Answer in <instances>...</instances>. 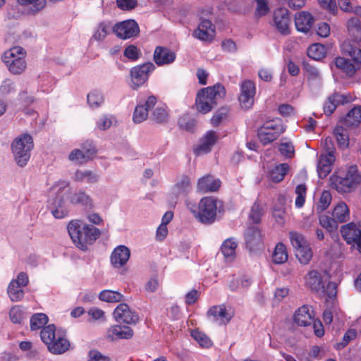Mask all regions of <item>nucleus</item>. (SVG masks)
Instances as JSON below:
<instances>
[{"mask_svg":"<svg viewBox=\"0 0 361 361\" xmlns=\"http://www.w3.org/2000/svg\"><path fill=\"white\" fill-rule=\"evenodd\" d=\"M67 230L75 245L82 251L87 250L100 236L101 231L93 225L82 224L79 219L71 221Z\"/></svg>","mask_w":361,"mask_h":361,"instance_id":"nucleus-1","label":"nucleus"},{"mask_svg":"<svg viewBox=\"0 0 361 361\" xmlns=\"http://www.w3.org/2000/svg\"><path fill=\"white\" fill-rule=\"evenodd\" d=\"M341 50L343 54L351 58L353 63L349 59L338 56L334 60L335 66L341 73L351 78L361 68V49L355 42L346 41L342 44Z\"/></svg>","mask_w":361,"mask_h":361,"instance_id":"nucleus-2","label":"nucleus"},{"mask_svg":"<svg viewBox=\"0 0 361 361\" xmlns=\"http://www.w3.org/2000/svg\"><path fill=\"white\" fill-rule=\"evenodd\" d=\"M40 337L48 350L54 355H61L68 351L71 347L66 333L60 329L56 330L54 324L44 327L41 330Z\"/></svg>","mask_w":361,"mask_h":361,"instance_id":"nucleus-3","label":"nucleus"},{"mask_svg":"<svg viewBox=\"0 0 361 361\" xmlns=\"http://www.w3.org/2000/svg\"><path fill=\"white\" fill-rule=\"evenodd\" d=\"M330 180L331 187L338 192L349 193L361 184V173L356 165H350L347 167L345 174H333Z\"/></svg>","mask_w":361,"mask_h":361,"instance_id":"nucleus-4","label":"nucleus"},{"mask_svg":"<svg viewBox=\"0 0 361 361\" xmlns=\"http://www.w3.org/2000/svg\"><path fill=\"white\" fill-rule=\"evenodd\" d=\"M224 94V87L220 84L201 89L196 97L197 109L202 114L208 113L216 105L218 99Z\"/></svg>","mask_w":361,"mask_h":361,"instance_id":"nucleus-5","label":"nucleus"},{"mask_svg":"<svg viewBox=\"0 0 361 361\" xmlns=\"http://www.w3.org/2000/svg\"><path fill=\"white\" fill-rule=\"evenodd\" d=\"M219 203L216 198L206 197L201 199L197 206L191 203L187 205L201 223L209 225L216 220Z\"/></svg>","mask_w":361,"mask_h":361,"instance_id":"nucleus-6","label":"nucleus"},{"mask_svg":"<svg viewBox=\"0 0 361 361\" xmlns=\"http://www.w3.org/2000/svg\"><path fill=\"white\" fill-rule=\"evenodd\" d=\"M26 52L21 47H13L4 51L1 61L10 73L13 75L22 74L27 68Z\"/></svg>","mask_w":361,"mask_h":361,"instance_id":"nucleus-7","label":"nucleus"},{"mask_svg":"<svg viewBox=\"0 0 361 361\" xmlns=\"http://www.w3.org/2000/svg\"><path fill=\"white\" fill-rule=\"evenodd\" d=\"M33 147L32 137L28 134L22 135L12 142L11 150L18 166L23 167L27 164Z\"/></svg>","mask_w":361,"mask_h":361,"instance_id":"nucleus-8","label":"nucleus"},{"mask_svg":"<svg viewBox=\"0 0 361 361\" xmlns=\"http://www.w3.org/2000/svg\"><path fill=\"white\" fill-rule=\"evenodd\" d=\"M284 130L285 128L282 121L279 118H276L265 122L258 129L257 135L260 142L265 145L276 140Z\"/></svg>","mask_w":361,"mask_h":361,"instance_id":"nucleus-9","label":"nucleus"},{"mask_svg":"<svg viewBox=\"0 0 361 361\" xmlns=\"http://www.w3.org/2000/svg\"><path fill=\"white\" fill-rule=\"evenodd\" d=\"M155 69V66L152 62H147L137 65L130 69L131 87L137 90L148 80L151 73Z\"/></svg>","mask_w":361,"mask_h":361,"instance_id":"nucleus-10","label":"nucleus"},{"mask_svg":"<svg viewBox=\"0 0 361 361\" xmlns=\"http://www.w3.org/2000/svg\"><path fill=\"white\" fill-rule=\"evenodd\" d=\"M234 315L233 311L224 305H214L210 307L207 312V316L210 320L219 325H225L228 323Z\"/></svg>","mask_w":361,"mask_h":361,"instance_id":"nucleus-11","label":"nucleus"},{"mask_svg":"<svg viewBox=\"0 0 361 361\" xmlns=\"http://www.w3.org/2000/svg\"><path fill=\"white\" fill-rule=\"evenodd\" d=\"M341 233L347 243H354L361 253V228L350 222L341 226Z\"/></svg>","mask_w":361,"mask_h":361,"instance_id":"nucleus-12","label":"nucleus"},{"mask_svg":"<svg viewBox=\"0 0 361 361\" xmlns=\"http://www.w3.org/2000/svg\"><path fill=\"white\" fill-rule=\"evenodd\" d=\"M113 31L119 38L126 39L137 35L140 29L135 20H128L116 24Z\"/></svg>","mask_w":361,"mask_h":361,"instance_id":"nucleus-13","label":"nucleus"},{"mask_svg":"<svg viewBox=\"0 0 361 361\" xmlns=\"http://www.w3.org/2000/svg\"><path fill=\"white\" fill-rule=\"evenodd\" d=\"M274 26L283 35L290 33V18L286 8H279L276 9L273 15Z\"/></svg>","mask_w":361,"mask_h":361,"instance_id":"nucleus-14","label":"nucleus"},{"mask_svg":"<svg viewBox=\"0 0 361 361\" xmlns=\"http://www.w3.org/2000/svg\"><path fill=\"white\" fill-rule=\"evenodd\" d=\"M113 315L118 323L135 324L139 320L137 314L133 312L126 303L119 304L114 310Z\"/></svg>","mask_w":361,"mask_h":361,"instance_id":"nucleus-15","label":"nucleus"},{"mask_svg":"<svg viewBox=\"0 0 361 361\" xmlns=\"http://www.w3.org/2000/svg\"><path fill=\"white\" fill-rule=\"evenodd\" d=\"M240 90L238 99L241 106L245 109L250 108L254 103L255 95V83L252 81L246 80L242 83Z\"/></svg>","mask_w":361,"mask_h":361,"instance_id":"nucleus-16","label":"nucleus"},{"mask_svg":"<svg viewBox=\"0 0 361 361\" xmlns=\"http://www.w3.org/2000/svg\"><path fill=\"white\" fill-rule=\"evenodd\" d=\"M157 102V97L152 95L147 97L144 104H138L133 113V121L135 123H140L145 121L148 117L149 111L154 107Z\"/></svg>","mask_w":361,"mask_h":361,"instance_id":"nucleus-17","label":"nucleus"},{"mask_svg":"<svg viewBox=\"0 0 361 361\" xmlns=\"http://www.w3.org/2000/svg\"><path fill=\"white\" fill-rule=\"evenodd\" d=\"M176 58V54L173 51L161 46L157 47L153 54L154 61L159 66L171 64Z\"/></svg>","mask_w":361,"mask_h":361,"instance_id":"nucleus-18","label":"nucleus"},{"mask_svg":"<svg viewBox=\"0 0 361 361\" xmlns=\"http://www.w3.org/2000/svg\"><path fill=\"white\" fill-rule=\"evenodd\" d=\"M214 35L215 27L212 22L208 20H202L193 32L195 37L202 41L212 40Z\"/></svg>","mask_w":361,"mask_h":361,"instance_id":"nucleus-19","label":"nucleus"},{"mask_svg":"<svg viewBox=\"0 0 361 361\" xmlns=\"http://www.w3.org/2000/svg\"><path fill=\"white\" fill-rule=\"evenodd\" d=\"M130 256V250L125 245H119L111 255V263L115 268H121L127 263Z\"/></svg>","mask_w":361,"mask_h":361,"instance_id":"nucleus-20","label":"nucleus"},{"mask_svg":"<svg viewBox=\"0 0 361 361\" xmlns=\"http://www.w3.org/2000/svg\"><path fill=\"white\" fill-rule=\"evenodd\" d=\"M245 240L250 251L255 250L262 244V235L258 227L250 226L245 232Z\"/></svg>","mask_w":361,"mask_h":361,"instance_id":"nucleus-21","label":"nucleus"},{"mask_svg":"<svg viewBox=\"0 0 361 361\" xmlns=\"http://www.w3.org/2000/svg\"><path fill=\"white\" fill-rule=\"evenodd\" d=\"M336 156L331 154H322L317 163V173L320 178H326L331 171Z\"/></svg>","mask_w":361,"mask_h":361,"instance_id":"nucleus-22","label":"nucleus"},{"mask_svg":"<svg viewBox=\"0 0 361 361\" xmlns=\"http://www.w3.org/2000/svg\"><path fill=\"white\" fill-rule=\"evenodd\" d=\"M303 70L308 83L311 87H317L322 85V73L317 67L309 63H304Z\"/></svg>","mask_w":361,"mask_h":361,"instance_id":"nucleus-23","label":"nucleus"},{"mask_svg":"<svg viewBox=\"0 0 361 361\" xmlns=\"http://www.w3.org/2000/svg\"><path fill=\"white\" fill-rule=\"evenodd\" d=\"M314 314L311 307L303 305L296 310L294 314V322L299 326H308L313 322Z\"/></svg>","mask_w":361,"mask_h":361,"instance_id":"nucleus-24","label":"nucleus"},{"mask_svg":"<svg viewBox=\"0 0 361 361\" xmlns=\"http://www.w3.org/2000/svg\"><path fill=\"white\" fill-rule=\"evenodd\" d=\"M192 190L190 178L185 175L180 176L172 188V193L176 197H185Z\"/></svg>","mask_w":361,"mask_h":361,"instance_id":"nucleus-25","label":"nucleus"},{"mask_svg":"<svg viewBox=\"0 0 361 361\" xmlns=\"http://www.w3.org/2000/svg\"><path fill=\"white\" fill-rule=\"evenodd\" d=\"M69 201L73 205H80L86 209L94 207L92 198L83 190L73 193L69 197Z\"/></svg>","mask_w":361,"mask_h":361,"instance_id":"nucleus-26","label":"nucleus"},{"mask_svg":"<svg viewBox=\"0 0 361 361\" xmlns=\"http://www.w3.org/2000/svg\"><path fill=\"white\" fill-rule=\"evenodd\" d=\"M313 17L308 12H300L295 17L296 29L302 32L307 33L313 24Z\"/></svg>","mask_w":361,"mask_h":361,"instance_id":"nucleus-27","label":"nucleus"},{"mask_svg":"<svg viewBox=\"0 0 361 361\" xmlns=\"http://www.w3.org/2000/svg\"><path fill=\"white\" fill-rule=\"evenodd\" d=\"M133 336V331L127 326L115 325L108 331V337L112 341L130 339Z\"/></svg>","mask_w":361,"mask_h":361,"instance_id":"nucleus-28","label":"nucleus"},{"mask_svg":"<svg viewBox=\"0 0 361 361\" xmlns=\"http://www.w3.org/2000/svg\"><path fill=\"white\" fill-rule=\"evenodd\" d=\"M221 186V181L213 176L207 175L200 178L197 182V188L203 192H214Z\"/></svg>","mask_w":361,"mask_h":361,"instance_id":"nucleus-29","label":"nucleus"},{"mask_svg":"<svg viewBox=\"0 0 361 361\" xmlns=\"http://www.w3.org/2000/svg\"><path fill=\"white\" fill-rule=\"evenodd\" d=\"M216 140V133L214 131H209L204 137L202 139L200 145L195 149V153L197 155H201L209 152Z\"/></svg>","mask_w":361,"mask_h":361,"instance_id":"nucleus-30","label":"nucleus"},{"mask_svg":"<svg viewBox=\"0 0 361 361\" xmlns=\"http://www.w3.org/2000/svg\"><path fill=\"white\" fill-rule=\"evenodd\" d=\"M347 102L346 97L339 93H334L329 96L324 104V111L326 115H331L339 104Z\"/></svg>","mask_w":361,"mask_h":361,"instance_id":"nucleus-31","label":"nucleus"},{"mask_svg":"<svg viewBox=\"0 0 361 361\" xmlns=\"http://www.w3.org/2000/svg\"><path fill=\"white\" fill-rule=\"evenodd\" d=\"M238 243L234 238L225 240L221 247V252L226 262H232L235 258V250Z\"/></svg>","mask_w":361,"mask_h":361,"instance_id":"nucleus-32","label":"nucleus"},{"mask_svg":"<svg viewBox=\"0 0 361 361\" xmlns=\"http://www.w3.org/2000/svg\"><path fill=\"white\" fill-rule=\"evenodd\" d=\"M305 284L313 291L318 292L324 289L321 274L315 270H312L307 274Z\"/></svg>","mask_w":361,"mask_h":361,"instance_id":"nucleus-33","label":"nucleus"},{"mask_svg":"<svg viewBox=\"0 0 361 361\" xmlns=\"http://www.w3.org/2000/svg\"><path fill=\"white\" fill-rule=\"evenodd\" d=\"M18 3L22 6L27 7V15H36L43 10L47 4L46 0H17Z\"/></svg>","mask_w":361,"mask_h":361,"instance_id":"nucleus-34","label":"nucleus"},{"mask_svg":"<svg viewBox=\"0 0 361 361\" xmlns=\"http://www.w3.org/2000/svg\"><path fill=\"white\" fill-rule=\"evenodd\" d=\"M51 212L56 219H62L68 216V209L65 206L62 197H56L51 203Z\"/></svg>","mask_w":361,"mask_h":361,"instance_id":"nucleus-35","label":"nucleus"},{"mask_svg":"<svg viewBox=\"0 0 361 361\" xmlns=\"http://www.w3.org/2000/svg\"><path fill=\"white\" fill-rule=\"evenodd\" d=\"M289 170L288 164L283 163L276 165L269 171V178L274 183L282 181Z\"/></svg>","mask_w":361,"mask_h":361,"instance_id":"nucleus-36","label":"nucleus"},{"mask_svg":"<svg viewBox=\"0 0 361 361\" xmlns=\"http://www.w3.org/2000/svg\"><path fill=\"white\" fill-rule=\"evenodd\" d=\"M99 178V176L96 172L90 170H77L74 175V180L75 181L88 184L96 183Z\"/></svg>","mask_w":361,"mask_h":361,"instance_id":"nucleus-37","label":"nucleus"},{"mask_svg":"<svg viewBox=\"0 0 361 361\" xmlns=\"http://www.w3.org/2000/svg\"><path fill=\"white\" fill-rule=\"evenodd\" d=\"M333 217L336 222L344 223L349 220L350 210L347 204L343 202H339L335 207L332 214Z\"/></svg>","mask_w":361,"mask_h":361,"instance_id":"nucleus-38","label":"nucleus"},{"mask_svg":"<svg viewBox=\"0 0 361 361\" xmlns=\"http://www.w3.org/2000/svg\"><path fill=\"white\" fill-rule=\"evenodd\" d=\"M343 122L346 126H354L361 122V106H355L350 110L343 118Z\"/></svg>","mask_w":361,"mask_h":361,"instance_id":"nucleus-39","label":"nucleus"},{"mask_svg":"<svg viewBox=\"0 0 361 361\" xmlns=\"http://www.w3.org/2000/svg\"><path fill=\"white\" fill-rule=\"evenodd\" d=\"M337 140L338 147L342 149H346L349 146V137L347 130L343 126H337L334 130Z\"/></svg>","mask_w":361,"mask_h":361,"instance_id":"nucleus-40","label":"nucleus"},{"mask_svg":"<svg viewBox=\"0 0 361 361\" xmlns=\"http://www.w3.org/2000/svg\"><path fill=\"white\" fill-rule=\"evenodd\" d=\"M22 288L19 285H16V281L10 282L7 288V293L11 301L18 302L23 298L25 293Z\"/></svg>","mask_w":361,"mask_h":361,"instance_id":"nucleus-41","label":"nucleus"},{"mask_svg":"<svg viewBox=\"0 0 361 361\" xmlns=\"http://www.w3.org/2000/svg\"><path fill=\"white\" fill-rule=\"evenodd\" d=\"M99 298L106 302H119L123 300V295L118 291L104 290L99 293Z\"/></svg>","mask_w":361,"mask_h":361,"instance_id":"nucleus-42","label":"nucleus"},{"mask_svg":"<svg viewBox=\"0 0 361 361\" xmlns=\"http://www.w3.org/2000/svg\"><path fill=\"white\" fill-rule=\"evenodd\" d=\"M272 259L275 264H283L287 261L288 253L284 244L279 243L276 245Z\"/></svg>","mask_w":361,"mask_h":361,"instance_id":"nucleus-43","label":"nucleus"},{"mask_svg":"<svg viewBox=\"0 0 361 361\" xmlns=\"http://www.w3.org/2000/svg\"><path fill=\"white\" fill-rule=\"evenodd\" d=\"M169 114L166 107L164 106H157L152 112L151 119L157 123H166L168 120Z\"/></svg>","mask_w":361,"mask_h":361,"instance_id":"nucleus-44","label":"nucleus"},{"mask_svg":"<svg viewBox=\"0 0 361 361\" xmlns=\"http://www.w3.org/2000/svg\"><path fill=\"white\" fill-rule=\"evenodd\" d=\"M325 47L319 43L312 44L307 49V56L315 61L322 59L325 56Z\"/></svg>","mask_w":361,"mask_h":361,"instance_id":"nucleus-45","label":"nucleus"},{"mask_svg":"<svg viewBox=\"0 0 361 361\" xmlns=\"http://www.w3.org/2000/svg\"><path fill=\"white\" fill-rule=\"evenodd\" d=\"M295 257L300 263L307 264L312 257V252L309 244L295 250Z\"/></svg>","mask_w":361,"mask_h":361,"instance_id":"nucleus-46","label":"nucleus"},{"mask_svg":"<svg viewBox=\"0 0 361 361\" xmlns=\"http://www.w3.org/2000/svg\"><path fill=\"white\" fill-rule=\"evenodd\" d=\"M87 103L92 109L99 107L104 102L103 94L98 90H93L87 94Z\"/></svg>","mask_w":361,"mask_h":361,"instance_id":"nucleus-47","label":"nucleus"},{"mask_svg":"<svg viewBox=\"0 0 361 361\" xmlns=\"http://www.w3.org/2000/svg\"><path fill=\"white\" fill-rule=\"evenodd\" d=\"M319 223L322 228H325L329 233H333L338 228V224L335 219L325 214L319 216Z\"/></svg>","mask_w":361,"mask_h":361,"instance_id":"nucleus-48","label":"nucleus"},{"mask_svg":"<svg viewBox=\"0 0 361 361\" xmlns=\"http://www.w3.org/2000/svg\"><path fill=\"white\" fill-rule=\"evenodd\" d=\"M110 25L105 22L100 23L97 30L94 31L90 40L94 39L96 41L104 40L109 32Z\"/></svg>","mask_w":361,"mask_h":361,"instance_id":"nucleus-49","label":"nucleus"},{"mask_svg":"<svg viewBox=\"0 0 361 361\" xmlns=\"http://www.w3.org/2000/svg\"><path fill=\"white\" fill-rule=\"evenodd\" d=\"M48 317L44 313H37L30 319V328L32 330H37L42 328L48 322Z\"/></svg>","mask_w":361,"mask_h":361,"instance_id":"nucleus-50","label":"nucleus"},{"mask_svg":"<svg viewBox=\"0 0 361 361\" xmlns=\"http://www.w3.org/2000/svg\"><path fill=\"white\" fill-rule=\"evenodd\" d=\"M191 336L203 348H209L212 345L210 338L203 332L198 329L191 331Z\"/></svg>","mask_w":361,"mask_h":361,"instance_id":"nucleus-51","label":"nucleus"},{"mask_svg":"<svg viewBox=\"0 0 361 361\" xmlns=\"http://www.w3.org/2000/svg\"><path fill=\"white\" fill-rule=\"evenodd\" d=\"M289 238L294 250L308 244L303 235L297 231H290L289 233Z\"/></svg>","mask_w":361,"mask_h":361,"instance_id":"nucleus-52","label":"nucleus"},{"mask_svg":"<svg viewBox=\"0 0 361 361\" xmlns=\"http://www.w3.org/2000/svg\"><path fill=\"white\" fill-rule=\"evenodd\" d=\"M357 336V332L355 329H348L343 335L342 341L337 343L335 345L336 349L341 350L344 348L350 341L354 340Z\"/></svg>","mask_w":361,"mask_h":361,"instance_id":"nucleus-53","label":"nucleus"},{"mask_svg":"<svg viewBox=\"0 0 361 361\" xmlns=\"http://www.w3.org/2000/svg\"><path fill=\"white\" fill-rule=\"evenodd\" d=\"M264 214V209L262 205L255 202L251 207L249 218L255 224H259L261 221V218Z\"/></svg>","mask_w":361,"mask_h":361,"instance_id":"nucleus-54","label":"nucleus"},{"mask_svg":"<svg viewBox=\"0 0 361 361\" xmlns=\"http://www.w3.org/2000/svg\"><path fill=\"white\" fill-rule=\"evenodd\" d=\"M338 4L340 8L345 13L361 15V6H353L351 0H338Z\"/></svg>","mask_w":361,"mask_h":361,"instance_id":"nucleus-55","label":"nucleus"},{"mask_svg":"<svg viewBox=\"0 0 361 361\" xmlns=\"http://www.w3.org/2000/svg\"><path fill=\"white\" fill-rule=\"evenodd\" d=\"M348 32L353 35L361 34V23L357 17H352L347 21Z\"/></svg>","mask_w":361,"mask_h":361,"instance_id":"nucleus-56","label":"nucleus"},{"mask_svg":"<svg viewBox=\"0 0 361 361\" xmlns=\"http://www.w3.org/2000/svg\"><path fill=\"white\" fill-rule=\"evenodd\" d=\"M16 90V86L15 82L10 78L4 79L0 85V92L3 95H8L13 93Z\"/></svg>","mask_w":361,"mask_h":361,"instance_id":"nucleus-57","label":"nucleus"},{"mask_svg":"<svg viewBox=\"0 0 361 361\" xmlns=\"http://www.w3.org/2000/svg\"><path fill=\"white\" fill-rule=\"evenodd\" d=\"M306 190L307 188L303 184L298 185L295 188L297 197L295 204L298 208L302 207L305 204Z\"/></svg>","mask_w":361,"mask_h":361,"instance_id":"nucleus-58","label":"nucleus"},{"mask_svg":"<svg viewBox=\"0 0 361 361\" xmlns=\"http://www.w3.org/2000/svg\"><path fill=\"white\" fill-rule=\"evenodd\" d=\"M331 202V194L329 190L322 192L317 204V209L320 212L324 211L330 205Z\"/></svg>","mask_w":361,"mask_h":361,"instance_id":"nucleus-59","label":"nucleus"},{"mask_svg":"<svg viewBox=\"0 0 361 361\" xmlns=\"http://www.w3.org/2000/svg\"><path fill=\"white\" fill-rule=\"evenodd\" d=\"M123 54L128 59L135 61L140 58L142 53L135 45H129L125 49Z\"/></svg>","mask_w":361,"mask_h":361,"instance_id":"nucleus-60","label":"nucleus"},{"mask_svg":"<svg viewBox=\"0 0 361 361\" xmlns=\"http://www.w3.org/2000/svg\"><path fill=\"white\" fill-rule=\"evenodd\" d=\"M9 317L14 324H20L23 319V312L18 306H13L9 312Z\"/></svg>","mask_w":361,"mask_h":361,"instance_id":"nucleus-61","label":"nucleus"},{"mask_svg":"<svg viewBox=\"0 0 361 361\" xmlns=\"http://www.w3.org/2000/svg\"><path fill=\"white\" fill-rule=\"evenodd\" d=\"M228 113L226 107L219 109L211 118V123L213 126H218L220 123L224 119Z\"/></svg>","mask_w":361,"mask_h":361,"instance_id":"nucleus-62","label":"nucleus"},{"mask_svg":"<svg viewBox=\"0 0 361 361\" xmlns=\"http://www.w3.org/2000/svg\"><path fill=\"white\" fill-rule=\"evenodd\" d=\"M68 159L71 161H75L79 164H82L88 161V159H86V156L84 154V152L79 149H73L69 154Z\"/></svg>","mask_w":361,"mask_h":361,"instance_id":"nucleus-63","label":"nucleus"},{"mask_svg":"<svg viewBox=\"0 0 361 361\" xmlns=\"http://www.w3.org/2000/svg\"><path fill=\"white\" fill-rule=\"evenodd\" d=\"M113 122V117L102 116L97 122V126L99 130H104L111 127Z\"/></svg>","mask_w":361,"mask_h":361,"instance_id":"nucleus-64","label":"nucleus"}]
</instances>
